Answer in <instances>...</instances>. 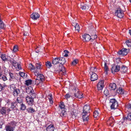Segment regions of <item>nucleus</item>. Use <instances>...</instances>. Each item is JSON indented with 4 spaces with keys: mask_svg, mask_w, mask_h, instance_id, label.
Masks as SVG:
<instances>
[{
    "mask_svg": "<svg viewBox=\"0 0 131 131\" xmlns=\"http://www.w3.org/2000/svg\"><path fill=\"white\" fill-rule=\"evenodd\" d=\"M90 109V107L89 105H85L83 107L82 115L84 122H87L88 120L89 119Z\"/></svg>",
    "mask_w": 131,
    "mask_h": 131,
    "instance_id": "f257e3e1",
    "label": "nucleus"
},
{
    "mask_svg": "<svg viewBox=\"0 0 131 131\" xmlns=\"http://www.w3.org/2000/svg\"><path fill=\"white\" fill-rule=\"evenodd\" d=\"M54 71L59 73L60 74L64 75L66 74L64 67L62 65L61 66L59 64L56 66L54 65Z\"/></svg>",
    "mask_w": 131,
    "mask_h": 131,
    "instance_id": "f03ea898",
    "label": "nucleus"
},
{
    "mask_svg": "<svg viewBox=\"0 0 131 131\" xmlns=\"http://www.w3.org/2000/svg\"><path fill=\"white\" fill-rule=\"evenodd\" d=\"M16 124L14 121H12L8 123L5 127V128L6 131H14L15 128Z\"/></svg>",
    "mask_w": 131,
    "mask_h": 131,
    "instance_id": "7ed1b4c3",
    "label": "nucleus"
},
{
    "mask_svg": "<svg viewBox=\"0 0 131 131\" xmlns=\"http://www.w3.org/2000/svg\"><path fill=\"white\" fill-rule=\"evenodd\" d=\"M111 108V109H115L117 108L118 106V103L116 100L114 99H111L110 100Z\"/></svg>",
    "mask_w": 131,
    "mask_h": 131,
    "instance_id": "20e7f679",
    "label": "nucleus"
},
{
    "mask_svg": "<svg viewBox=\"0 0 131 131\" xmlns=\"http://www.w3.org/2000/svg\"><path fill=\"white\" fill-rule=\"evenodd\" d=\"M45 80V77L43 75L40 74L38 77H37L36 79L35 84L37 85L39 84L41 82Z\"/></svg>",
    "mask_w": 131,
    "mask_h": 131,
    "instance_id": "39448f33",
    "label": "nucleus"
},
{
    "mask_svg": "<svg viewBox=\"0 0 131 131\" xmlns=\"http://www.w3.org/2000/svg\"><path fill=\"white\" fill-rule=\"evenodd\" d=\"M73 96L79 99L83 97L82 93L79 91L78 89L75 88L73 90Z\"/></svg>",
    "mask_w": 131,
    "mask_h": 131,
    "instance_id": "423d86ee",
    "label": "nucleus"
},
{
    "mask_svg": "<svg viewBox=\"0 0 131 131\" xmlns=\"http://www.w3.org/2000/svg\"><path fill=\"white\" fill-rule=\"evenodd\" d=\"M115 15L119 18H121L124 16L123 11L120 8H118L115 13Z\"/></svg>",
    "mask_w": 131,
    "mask_h": 131,
    "instance_id": "0eeeda50",
    "label": "nucleus"
},
{
    "mask_svg": "<svg viewBox=\"0 0 131 131\" xmlns=\"http://www.w3.org/2000/svg\"><path fill=\"white\" fill-rule=\"evenodd\" d=\"M11 111L10 108L3 107L0 109V113L2 115H5L7 112L9 114V112Z\"/></svg>",
    "mask_w": 131,
    "mask_h": 131,
    "instance_id": "6e6552de",
    "label": "nucleus"
},
{
    "mask_svg": "<svg viewBox=\"0 0 131 131\" xmlns=\"http://www.w3.org/2000/svg\"><path fill=\"white\" fill-rule=\"evenodd\" d=\"M120 67L119 65H117L116 66L115 64H113L112 65L111 70L112 73H114L115 72H117L120 70Z\"/></svg>",
    "mask_w": 131,
    "mask_h": 131,
    "instance_id": "1a4fd4ad",
    "label": "nucleus"
},
{
    "mask_svg": "<svg viewBox=\"0 0 131 131\" xmlns=\"http://www.w3.org/2000/svg\"><path fill=\"white\" fill-rule=\"evenodd\" d=\"M26 100L27 104L30 105H32L34 104V101L33 99L29 96H27Z\"/></svg>",
    "mask_w": 131,
    "mask_h": 131,
    "instance_id": "9d476101",
    "label": "nucleus"
},
{
    "mask_svg": "<svg viewBox=\"0 0 131 131\" xmlns=\"http://www.w3.org/2000/svg\"><path fill=\"white\" fill-rule=\"evenodd\" d=\"M104 81L103 80H100L99 82L97 87L98 90H101L104 87Z\"/></svg>",
    "mask_w": 131,
    "mask_h": 131,
    "instance_id": "9b49d317",
    "label": "nucleus"
},
{
    "mask_svg": "<svg viewBox=\"0 0 131 131\" xmlns=\"http://www.w3.org/2000/svg\"><path fill=\"white\" fill-rule=\"evenodd\" d=\"M39 15L36 12L33 13L30 15V17L33 20H35L39 17Z\"/></svg>",
    "mask_w": 131,
    "mask_h": 131,
    "instance_id": "f8f14e48",
    "label": "nucleus"
},
{
    "mask_svg": "<svg viewBox=\"0 0 131 131\" xmlns=\"http://www.w3.org/2000/svg\"><path fill=\"white\" fill-rule=\"evenodd\" d=\"M83 40L84 41H88L90 40L91 38V36L88 34H86L83 35Z\"/></svg>",
    "mask_w": 131,
    "mask_h": 131,
    "instance_id": "ddd939ff",
    "label": "nucleus"
},
{
    "mask_svg": "<svg viewBox=\"0 0 131 131\" xmlns=\"http://www.w3.org/2000/svg\"><path fill=\"white\" fill-rule=\"evenodd\" d=\"M98 78L97 75L95 73L92 72L91 77V80L92 81L97 80Z\"/></svg>",
    "mask_w": 131,
    "mask_h": 131,
    "instance_id": "4468645a",
    "label": "nucleus"
},
{
    "mask_svg": "<svg viewBox=\"0 0 131 131\" xmlns=\"http://www.w3.org/2000/svg\"><path fill=\"white\" fill-rule=\"evenodd\" d=\"M114 121L115 120L114 119L113 117H111L107 120V124H109L111 127H112L114 125L113 123Z\"/></svg>",
    "mask_w": 131,
    "mask_h": 131,
    "instance_id": "2eb2a0df",
    "label": "nucleus"
},
{
    "mask_svg": "<svg viewBox=\"0 0 131 131\" xmlns=\"http://www.w3.org/2000/svg\"><path fill=\"white\" fill-rule=\"evenodd\" d=\"M127 67L124 65L122 66L120 69V71L123 73H125L127 72Z\"/></svg>",
    "mask_w": 131,
    "mask_h": 131,
    "instance_id": "dca6fc26",
    "label": "nucleus"
},
{
    "mask_svg": "<svg viewBox=\"0 0 131 131\" xmlns=\"http://www.w3.org/2000/svg\"><path fill=\"white\" fill-rule=\"evenodd\" d=\"M26 92L28 94L30 95L32 92H34L31 86L26 87Z\"/></svg>",
    "mask_w": 131,
    "mask_h": 131,
    "instance_id": "f3484780",
    "label": "nucleus"
},
{
    "mask_svg": "<svg viewBox=\"0 0 131 131\" xmlns=\"http://www.w3.org/2000/svg\"><path fill=\"white\" fill-rule=\"evenodd\" d=\"M13 93L15 96H17L20 93V90L18 89H17L15 88L14 89Z\"/></svg>",
    "mask_w": 131,
    "mask_h": 131,
    "instance_id": "a211bd4d",
    "label": "nucleus"
},
{
    "mask_svg": "<svg viewBox=\"0 0 131 131\" xmlns=\"http://www.w3.org/2000/svg\"><path fill=\"white\" fill-rule=\"evenodd\" d=\"M124 121H126L127 120L129 121L131 120V113L128 114L127 117L124 116L123 117Z\"/></svg>",
    "mask_w": 131,
    "mask_h": 131,
    "instance_id": "6ab92c4d",
    "label": "nucleus"
},
{
    "mask_svg": "<svg viewBox=\"0 0 131 131\" xmlns=\"http://www.w3.org/2000/svg\"><path fill=\"white\" fill-rule=\"evenodd\" d=\"M109 89L111 90H115L116 88V85L115 83H111L109 85Z\"/></svg>",
    "mask_w": 131,
    "mask_h": 131,
    "instance_id": "aec40b11",
    "label": "nucleus"
},
{
    "mask_svg": "<svg viewBox=\"0 0 131 131\" xmlns=\"http://www.w3.org/2000/svg\"><path fill=\"white\" fill-rule=\"evenodd\" d=\"M59 58H56L52 60V63L54 65L59 63Z\"/></svg>",
    "mask_w": 131,
    "mask_h": 131,
    "instance_id": "412c9836",
    "label": "nucleus"
},
{
    "mask_svg": "<svg viewBox=\"0 0 131 131\" xmlns=\"http://www.w3.org/2000/svg\"><path fill=\"white\" fill-rule=\"evenodd\" d=\"M54 127L53 125H50L46 128L47 131H53Z\"/></svg>",
    "mask_w": 131,
    "mask_h": 131,
    "instance_id": "4be33fe9",
    "label": "nucleus"
},
{
    "mask_svg": "<svg viewBox=\"0 0 131 131\" xmlns=\"http://www.w3.org/2000/svg\"><path fill=\"white\" fill-rule=\"evenodd\" d=\"M9 60L10 63H12V65L15 68H16L17 64H18L17 62L13 59L10 60Z\"/></svg>",
    "mask_w": 131,
    "mask_h": 131,
    "instance_id": "5701e85b",
    "label": "nucleus"
},
{
    "mask_svg": "<svg viewBox=\"0 0 131 131\" xmlns=\"http://www.w3.org/2000/svg\"><path fill=\"white\" fill-rule=\"evenodd\" d=\"M60 60H59V63H60L63 66L65 63L66 61L65 58H59Z\"/></svg>",
    "mask_w": 131,
    "mask_h": 131,
    "instance_id": "b1692460",
    "label": "nucleus"
},
{
    "mask_svg": "<svg viewBox=\"0 0 131 131\" xmlns=\"http://www.w3.org/2000/svg\"><path fill=\"white\" fill-rule=\"evenodd\" d=\"M9 74L10 76L9 80L12 81V80L14 79L15 78V74L13 73L10 72H9Z\"/></svg>",
    "mask_w": 131,
    "mask_h": 131,
    "instance_id": "393cba45",
    "label": "nucleus"
},
{
    "mask_svg": "<svg viewBox=\"0 0 131 131\" xmlns=\"http://www.w3.org/2000/svg\"><path fill=\"white\" fill-rule=\"evenodd\" d=\"M6 27V25L4 24L3 22L0 18V29H3Z\"/></svg>",
    "mask_w": 131,
    "mask_h": 131,
    "instance_id": "a878e982",
    "label": "nucleus"
},
{
    "mask_svg": "<svg viewBox=\"0 0 131 131\" xmlns=\"http://www.w3.org/2000/svg\"><path fill=\"white\" fill-rule=\"evenodd\" d=\"M117 92L119 94H123L124 90L122 88L119 87L117 90Z\"/></svg>",
    "mask_w": 131,
    "mask_h": 131,
    "instance_id": "bb28decb",
    "label": "nucleus"
},
{
    "mask_svg": "<svg viewBox=\"0 0 131 131\" xmlns=\"http://www.w3.org/2000/svg\"><path fill=\"white\" fill-rule=\"evenodd\" d=\"M0 79H2L4 81L7 80V78L6 76L3 74L1 73L0 74Z\"/></svg>",
    "mask_w": 131,
    "mask_h": 131,
    "instance_id": "cd10ccee",
    "label": "nucleus"
},
{
    "mask_svg": "<svg viewBox=\"0 0 131 131\" xmlns=\"http://www.w3.org/2000/svg\"><path fill=\"white\" fill-rule=\"evenodd\" d=\"M15 102H16L17 104L19 103L20 104L23 103L22 99L20 97H18L17 98Z\"/></svg>",
    "mask_w": 131,
    "mask_h": 131,
    "instance_id": "c85d7f7f",
    "label": "nucleus"
},
{
    "mask_svg": "<svg viewBox=\"0 0 131 131\" xmlns=\"http://www.w3.org/2000/svg\"><path fill=\"white\" fill-rule=\"evenodd\" d=\"M1 57L2 59L4 61L9 60L6 57V56L4 54H2Z\"/></svg>",
    "mask_w": 131,
    "mask_h": 131,
    "instance_id": "c756f323",
    "label": "nucleus"
},
{
    "mask_svg": "<svg viewBox=\"0 0 131 131\" xmlns=\"http://www.w3.org/2000/svg\"><path fill=\"white\" fill-rule=\"evenodd\" d=\"M27 110L29 113H32L35 111L34 109L31 107L28 108L27 109Z\"/></svg>",
    "mask_w": 131,
    "mask_h": 131,
    "instance_id": "7c9ffc66",
    "label": "nucleus"
},
{
    "mask_svg": "<svg viewBox=\"0 0 131 131\" xmlns=\"http://www.w3.org/2000/svg\"><path fill=\"white\" fill-rule=\"evenodd\" d=\"M35 67L36 71L37 69L40 70L41 69V64L40 63H36L35 64Z\"/></svg>",
    "mask_w": 131,
    "mask_h": 131,
    "instance_id": "2f4dec72",
    "label": "nucleus"
},
{
    "mask_svg": "<svg viewBox=\"0 0 131 131\" xmlns=\"http://www.w3.org/2000/svg\"><path fill=\"white\" fill-rule=\"evenodd\" d=\"M93 115L94 117L96 118L99 116V114L97 111H95L93 113Z\"/></svg>",
    "mask_w": 131,
    "mask_h": 131,
    "instance_id": "473e14b6",
    "label": "nucleus"
},
{
    "mask_svg": "<svg viewBox=\"0 0 131 131\" xmlns=\"http://www.w3.org/2000/svg\"><path fill=\"white\" fill-rule=\"evenodd\" d=\"M46 65L48 68H50L52 66L51 62L49 61H47L46 62Z\"/></svg>",
    "mask_w": 131,
    "mask_h": 131,
    "instance_id": "72a5a7b5",
    "label": "nucleus"
},
{
    "mask_svg": "<svg viewBox=\"0 0 131 131\" xmlns=\"http://www.w3.org/2000/svg\"><path fill=\"white\" fill-rule=\"evenodd\" d=\"M17 104L16 102H12L11 103V108L12 109L15 107L16 106Z\"/></svg>",
    "mask_w": 131,
    "mask_h": 131,
    "instance_id": "f704fd0d",
    "label": "nucleus"
},
{
    "mask_svg": "<svg viewBox=\"0 0 131 131\" xmlns=\"http://www.w3.org/2000/svg\"><path fill=\"white\" fill-rule=\"evenodd\" d=\"M21 107L20 110L22 111L25 110L26 108V107L25 105L23 103L20 104Z\"/></svg>",
    "mask_w": 131,
    "mask_h": 131,
    "instance_id": "c9c22d12",
    "label": "nucleus"
},
{
    "mask_svg": "<svg viewBox=\"0 0 131 131\" xmlns=\"http://www.w3.org/2000/svg\"><path fill=\"white\" fill-rule=\"evenodd\" d=\"M29 69L30 70H33L35 71H36V68L35 67L31 64H30L29 65L28 67Z\"/></svg>",
    "mask_w": 131,
    "mask_h": 131,
    "instance_id": "e433bc0d",
    "label": "nucleus"
},
{
    "mask_svg": "<svg viewBox=\"0 0 131 131\" xmlns=\"http://www.w3.org/2000/svg\"><path fill=\"white\" fill-rule=\"evenodd\" d=\"M126 43L128 47H131V39L127 40L126 41Z\"/></svg>",
    "mask_w": 131,
    "mask_h": 131,
    "instance_id": "4c0bfd02",
    "label": "nucleus"
},
{
    "mask_svg": "<svg viewBox=\"0 0 131 131\" xmlns=\"http://www.w3.org/2000/svg\"><path fill=\"white\" fill-rule=\"evenodd\" d=\"M59 106L61 110H64V108L65 106L63 102H61L60 104L59 105Z\"/></svg>",
    "mask_w": 131,
    "mask_h": 131,
    "instance_id": "58836bf2",
    "label": "nucleus"
},
{
    "mask_svg": "<svg viewBox=\"0 0 131 131\" xmlns=\"http://www.w3.org/2000/svg\"><path fill=\"white\" fill-rule=\"evenodd\" d=\"M104 69L106 73V74L108 73V68L107 65V64L105 63L104 64Z\"/></svg>",
    "mask_w": 131,
    "mask_h": 131,
    "instance_id": "ea45409f",
    "label": "nucleus"
},
{
    "mask_svg": "<svg viewBox=\"0 0 131 131\" xmlns=\"http://www.w3.org/2000/svg\"><path fill=\"white\" fill-rule=\"evenodd\" d=\"M127 50L126 48H123L122 49L123 56L126 55L127 54Z\"/></svg>",
    "mask_w": 131,
    "mask_h": 131,
    "instance_id": "a19ab883",
    "label": "nucleus"
},
{
    "mask_svg": "<svg viewBox=\"0 0 131 131\" xmlns=\"http://www.w3.org/2000/svg\"><path fill=\"white\" fill-rule=\"evenodd\" d=\"M32 81L31 80H28L25 81V84L27 86L30 85L32 83Z\"/></svg>",
    "mask_w": 131,
    "mask_h": 131,
    "instance_id": "79ce46f5",
    "label": "nucleus"
},
{
    "mask_svg": "<svg viewBox=\"0 0 131 131\" xmlns=\"http://www.w3.org/2000/svg\"><path fill=\"white\" fill-rule=\"evenodd\" d=\"M76 30L78 32H79V31L80 27L79 25L77 23H76L75 26H74Z\"/></svg>",
    "mask_w": 131,
    "mask_h": 131,
    "instance_id": "37998d69",
    "label": "nucleus"
},
{
    "mask_svg": "<svg viewBox=\"0 0 131 131\" xmlns=\"http://www.w3.org/2000/svg\"><path fill=\"white\" fill-rule=\"evenodd\" d=\"M62 112L60 114V115L61 116H64L66 114V111L64 110H62Z\"/></svg>",
    "mask_w": 131,
    "mask_h": 131,
    "instance_id": "c03bdc74",
    "label": "nucleus"
},
{
    "mask_svg": "<svg viewBox=\"0 0 131 131\" xmlns=\"http://www.w3.org/2000/svg\"><path fill=\"white\" fill-rule=\"evenodd\" d=\"M81 8L83 10H85L86 8L88 9L89 8V7L88 5L85 4V5H81Z\"/></svg>",
    "mask_w": 131,
    "mask_h": 131,
    "instance_id": "a18cd8bd",
    "label": "nucleus"
},
{
    "mask_svg": "<svg viewBox=\"0 0 131 131\" xmlns=\"http://www.w3.org/2000/svg\"><path fill=\"white\" fill-rule=\"evenodd\" d=\"M30 95L31 96V97L33 99L36 96V94L35 93H34V92H32L30 94Z\"/></svg>",
    "mask_w": 131,
    "mask_h": 131,
    "instance_id": "49530a36",
    "label": "nucleus"
},
{
    "mask_svg": "<svg viewBox=\"0 0 131 131\" xmlns=\"http://www.w3.org/2000/svg\"><path fill=\"white\" fill-rule=\"evenodd\" d=\"M78 60L77 59H75L72 62V64L75 65L78 62Z\"/></svg>",
    "mask_w": 131,
    "mask_h": 131,
    "instance_id": "de8ad7c7",
    "label": "nucleus"
},
{
    "mask_svg": "<svg viewBox=\"0 0 131 131\" xmlns=\"http://www.w3.org/2000/svg\"><path fill=\"white\" fill-rule=\"evenodd\" d=\"M91 38L90 40H93L95 39L96 38H97V36L96 35H92L91 36Z\"/></svg>",
    "mask_w": 131,
    "mask_h": 131,
    "instance_id": "09e8293b",
    "label": "nucleus"
},
{
    "mask_svg": "<svg viewBox=\"0 0 131 131\" xmlns=\"http://www.w3.org/2000/svg\"><path fill=\"white\" fill-rule=\"evenodd\" d=\"M77 113L72 112L71 113V115H72L71 116L72 117V118H75L77 116Z\"/></svg>",
    "mask_w": 131,
    "mask_h": 131,
    "instance_id": "8fccbe9b",
    "label": "nucleus"
},
{
    "mask_svg": "<svg viewBox=\"0 0 131 131\" xmlns=\"http://www.w3.org/2000/svg\"><path fill=\"white\" fill-rule=\"evenodd\" d=\"M6 85H3L2 86L0 83V92L4 90V88Z\"/></svg>",
    "mask_w": 131,
    "mask_h": 131,
    "instance_id": "3c124183",
    "label": "nucleus"
},
{
    "mask_svg": "<svg viewBox=\"0 0 131 131\" xmlns=\"http://www.w3.org/2000/svg\"><path fill=\"white\" fill-rule=\"evenodd\" d=\"M13 51L14 52H15L17 51L18 50L17 46H14L13 47Z\"/></svg>",
    "mask_w": 131,
    "mask_h": 131,
    "instance_id": "603ef678",
    "label": "nucleus"
},
{
    "mask_svg": "<svg viewBox=\"0 0 131 131\" xmlns=\"http://www.w3.org/2000/svg\"><path fill=\"white\" fill-rule=\"evenodd\" d=\"M19 74L22 77L24 78V75L25 74V73L23 72H20Z\"/></svg>",
    "mask_w": 131,
    "mask_h": 131,
    "instance_id": "864d4df0",
    "label": "nucleus"
},
{
    "mask_svg": "<svg viewBox=\"0 0 131 131\" xmlns=\"http://www.w3.org/2000/svg\"><path fill=\"white\" fill-rule=\"evenodd\" d=\"M35 51L37 53H38L39 52H40V48L38 47H37L35 48Z\"/></svg>",
    "mask_w": 131,
    "mask_h": 131,
    "instance_id": "5fc2aeb1",
    "label": "nucleus"
},
{
    "mask_svg": "<svg viewBox=\"0 0 131 131\" xmlns=\"http://www.w3.org/2000/svg\"><path fill=\"white\" fill-rule=\"evenodd\" d=\"M17 67V69L18 70H21V66L20 64H19L18 63L17 64L16 68Z\"/></svg>",
    "mask_w": 131,
    "mask_h": 131,
    "instance_id": "6e6d98bb",
    "label": "nucleus"
},
{
    "mask_svg": "<svg viewBox=\"0 0 131 131\" xmlns=\"http://www.w3.org/2000/svg\"><path fill=\"white\" fill-rule=\"evenodd\" d=\"M4 122L2 120L0 119V128H2V126L4 124Z\"/></svg>",
    "mask_w": 131,
    "mask_h": 131,
    "instance_id": "4d7b16f0",
    "label": "nucleus"
},
{
    "mask_svg": "<svg viewBox=\"0 0 131 131\" xmlns=\"http://www.w3.org/2000/svg\"><path fill=\"white\" fill-rule=\"evenodd\" d=\"M65 97L66 99L69 98L71 96V95L69 94H67L65 95Z\"/></svg>",
    "mask_w": 131,
    "mask_h": 131,
    "instance_id": "13d9d810",
    "label": "nucleus"
},
{
    "mask_svg": "<svg viewBox=\"0 0 131 131\" xmlns=\"http://www.w3.org/2000/svg\"><path fill=\"white\" fill-rule=\"evenodd\" d=\"M36 71L34 72V74L35 76H36L37 77H38V76L39 75L40 73H39V72H38V71H37V70Z\"/></svg>",
    "mask_w": 131,
    "mask_h": 131,
    "instance_id": "bf43d9fd",
    "label": "nucleus"
},
{
    "mask_svg": "<svg viewBox=\"0 0 131 131\" xmlns=\"http://www.w3.org/2000/svg\"><path fill=\"white\" fill-rule=\"evenodd\" d=\"M126 107L128 108L131 109V104L130 103H128V104L126 105Z\"/></svg>",
    "mask_w": 131,
    "mask_h": 131,
    "instance_id": "052dcab7",
    "label": "nucleus"
},
{
    "mask_svg": "<svg viewBox=\"0 0 131 131\" xmlns=\"http://www.w3.org/2000/svg\"><path fill=\"white\" fill-rule=\"evenodd\" d=\"M117 53H118V54L119 55L123 56L122 49L120 50V51H119L117 52Z\"/></svg>",
    "mask_w": 131,
    "mask_h": 131,
    "instance_id": "680f3d73",
    "label": "nucleus"
},
{
    "mask_svg": "<svg viewBox=\"0 0 131 131\" xmlns=\"http://www.w3.org/2000/svg\"><path fill=\"white\" fill-rule=\"evenodd\" d=\"M48 99H52V95L51 94H49L48 95Z\"/></svg>",
    "mask_w": 131,
    "mask_h": 131,
    "instance_id": "e2e57ef3",
    "label": "nucleus"
},
{
    "mask_svg": "<svg viewBox=\"0 0 131 131\" xmlns=\"http://www.w3.org/2000/svg\"><path fill=\"white\" fill-rule=\"evenodd\" d=\"M107 92H108V90H105L104 91V93L106 94V95H107V94H108V93H107Z\"/></svg>",
    "mask_w": 131,
    "mask_h": 131,
    "instance_id": "0e129e2a",
    "label": "nucleus"
},
{
    "mask_svg": "<svg viewBox=\"0 0 131 131\" xmlns=\"http://www.w3.org/2000/svg\"><path fill=\"white\" fill-rule=\"evenodd\" d=\"M49 102L51 104H52L53 103V102L52 100V99H49Z\"/></svg>",
    "mask_w": 131,
    "mask_h": 131,
    "instance_id": "69168bd1",
    "label": "nucleus"
},
{
    "mask_svg": "<svg viewBox=\"0 0 131 131\" xmlns=\"http://www.w3.org/2000/svg\"><path fill=\"white\" fill-rule=\"evenodd\" d=\"M64 52L66 53H69V52L67 50H65L64 51Z\"/></svg>",
    "mask_w": 131,
    "mask_h": 131,
    "instance_id": "338daca9",
    "label": "nucleus"
},
{
    "mask_svg": "<svg viewBox=\"0 0 131 131\" xmlns=\"http://www.w3.org/2000/svg\"><path fill=\"white\" fill-rule=\"evenodd\" d=\"M92 69H93V70H94V71H96V68H95V67H93V68H91Z\"/></svg>",
    "mask_w": 131,
    "mask_h": 131,
    "instance_id": "774afa93",
    "label": "nucleus"
}]
</instances>
